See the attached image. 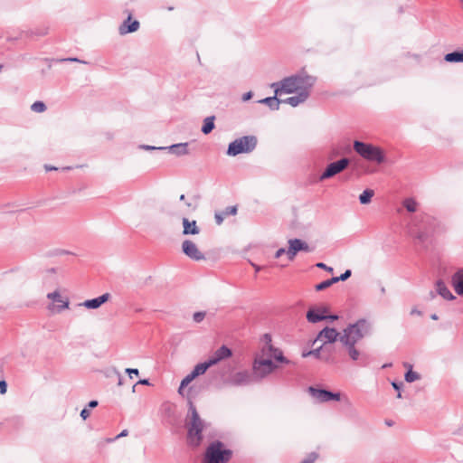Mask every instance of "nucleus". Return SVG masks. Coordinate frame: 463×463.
<instances>
[{
    "label": "nucleus",
    "mask_w": 463,
    "mask_h": 463,
    "mask_svg": "<svg viewBox=\"0 0 463 463\" xmlns=\"http://www.w3.org/2000/svg\"><path fill=\"white\" fill-rule=\"evenodd\" d=\"M316 77L308 75L305 71H301L298 74L286 77L280 81L273 82L270 87L274 90L276 95H281L282 93H294L309 91L316 83Z\"/></svg>",
    "instance_id": "obj_1"
},
{
    "label": "nucleus",
    "mask_w": 463,
    "mask_h": 463,
    "mask_svg": "<svg viewBox=\"0 0 463 463\" xmlns=\"http://www.w3.org/2000/svg\"><path fill=\"white\" fill-rule=\"evenodd\" d=\"M188 405V413L185 418L186 443L189 447L196 449L203 442V431L208 424L200 417L193 402L189 401Z\"/></svg>",
    "instance_id": "obj_2"
},
{
    "label": "nucleus",
    "mask_w": 463,
    "mask_h": 463,
    "mask_svg": "<svg viewBox=\"0 0 463 463\" xmlns=\"http://www.w3.org/2000/svg\"><path fill=\"white\" fill-rule=\"evenodd\" d=\"M232 457V450L225 448L220 440H214L206 448L202 463H228Z\"/></svg>",
    "instance_id": "obj_3"
},
{
    "label": "nucleus",
    "mask_w": 463,
    "mask_h": 463,
    "mask_svg": "<svg viewBox=\"0 0 463 463\" xmlns=\"http://www.w3.org/2000/svg\"><path fill=\"white\" fill-rule=\"evenodd\" d=\"M369 331L370 324L366 319L361 318L343 330L339 341L342 344H356L368 335Z\"/></svg>",
    "instance_id": "obj_4"
},
{
    "label": "nucleus",
    "mask_w": 463,
    "mask_h": 463,
    "mask_svg": "<svg viewBox=\"0 0 463 463\" xmlns=\"http://www.w3.org/2000/svg\"><path fill=\"white\" fill-rule=\"evenodd\" d=\"M257 144L258 139L255 136H243L229 144L226 154L230 156H236L240 154H249L256 148Z\"/></svg>",
    "instance_id": "obj_5"
},
{
    "label": "nucleus",
    "mask_w": 463,
    "mask_h": 463,
    "mask_svg": "<svg viewBox=\"0 0 463 463\" xmlns=\"http://www.w3.org/2000/svg\"><path fill=\"white\" fill-rule=\"evenodd\" d=\"M354 149L359 156L367 161L381 164L385 160L383 150L372 144L355 140L354 142Z\"/></svg>",
    "instance_id": "obj_6"
},
{
    "label": "nucleus",
    "mask_w": 463,
    "mask_h": 463,
    "mask_svg": "<svg viewBox=\"0 0 463 463\" xmlns=\"http://www.w3.org/2000/svg\"><path fill=\"white\" fill-rule=\"evenodd\" d=\"M277 369V365L269 358L256 355L252 364V376L255 382L260 381Z\"/></svg>",
    "instance_id": "obj_7"
},
{
    "label": "nucleus",
    "mask_w": 463,
    "mask_h": 463,
    "mask_svg": "<svg viewBox=\"0 0 463 463\" xmlns=\"http://www.w3.org/2000/svg\"><path fill=\"white\" fill-rule=\"evenodd\" d=\"M435 219L429 214L422 213L416 216L413 220V225L417 229V238L423 241L427 234L434 229Z\"/></svg>",
    "instance_id": "obj_8"
},
{
    "label": "nucleus",
    "mask_w": 463,
    "mask_h": 463,
    "mask_svg": "<svg viewBox=\"0 0 463 463\" xmlns=\"http://www.w3.org/2000/svg\"><path fill=\"white\" fill-rule=\"evenodd\" d=\"M349 164L350 160L347 157H343L340 160L330 163L319 176V181L329 179L343 172L345 168H347Z\"/></svg>",
    "instance_id": "obj_9"
},
{
    "label": "nucleus",
    "mask_w": 463,
    "mask_h": 463,
    "mask_svg": "<svg viewBox=\"0 0 463 463\" xmlns=\"http://www.w3.org/2000/svg\"><path fill=\"white\" fill-rule=\"evenodd\" d=\"M124 13L127 14V18L118 27V33L120 35L135 33L140 27V23L137 20L133 19V14L130 10L126 9Z\"/></svg>",
    "instance_id": "obj_10"
},
{
    "label": "nucleus",
    "mask_w": 463,
    "mask_h": 463,
    "mask_svg": "<svg viewBox=\"0 0 463 463\" xmlns=\"http://www.w3.org/2000/svg\"><path fill=\"white\" fill-rule=\"evenodd\" d=\"M298 251H311L308 244L300 239H290L288 241V248L287 250V256L289 260H293Z\"/></svg>",
    "instance_id": "obj_11"
},
{
    "label": "nucleus",
    "mask_w": 463,
    "mask_h": 463,
    "mask_svg": "<svg viewBox=\"0 0 463 463\" xmlns=\"http://www.w3.org/2000/svg\"><path fill=\"white\" fill-rule=\"evenodd\" d=\"M182 250L189 259L193 260L198 261L205 259L204 254L201 252L196 244L190 240H185L183 241Z\"/></svg>",
    "instance_id": "obj_12"
},
{
    "label": "nucleus",
    "mask_w": 463,
    "mask_h": 463,
    "mask_svg": "<svg viewBox=\"0 0 463 463\" xmlns=\"http://www.w3.org/2000/svg\"><path fill=\"white\" fill-rule=\"evenodd\" d=\"M252 373L248 371H241L234 373L229 380L230 384L234 386H244L254 383Z\"/></svg>",
    "instance_id": "obj_13"
},
{
    "label": "nucleus",
    "mask_w": 463,
    "mask_h": 463,
    "mask_svg": "<svg viewBox=\"0 0 463 463\" xmlns=\"http://www.w3.org/2000/svg\"><path fill=\"white\" fill-rule=\"evenodd\" d=\"M47 298L52 300L53 302H57L59 303V305L57 306H52L51 305L49 307V309H55V311L57 313H61V311H63L64 309H67L69 308V299L68 298H65V299H62L61 297V294L58 290H55L53 292H51V293H48L47 294Z\"/></svg>",
    "instance_id": "obj_14"
},
{
    "label": "nucleus",
    "mask_w": 463,
    "mask_h": 463,
    "mask_svg": "<svg viewBox=\"0 0 463 463\" xmlns=\"http://www.w3.org/2000/svg\"><path fill=\"white\" fill-rule=\"evenodd\" d=\"M340 335L335 328L326 326L318 333L316 340L323 341L324 344H331L339 339Z\"/></svg>",
    "instance_id": "obj_15"
},
{
    "label": "nucleus",
    "mask_w": 463,
    "mask_h": 463,
    "mask_svg": "<svg viewBox=\"0 0 463 463\" xmlns=\"http://www.w3.org/2000/svg\"><path fill=\"white\" fill-rule=\"evenodd\" d=\"M232 354V350L226 345H222L214 354L208 359L212 365L217 364L222 360L231 357Z\"/></svg>",
    "instance_id": "obj_16"
},
{
    "label": "nucleus",
    "mask_w": 463,
    "mask_h": 463,
    "mask_svg": "<svg viewBox=\"0 0 463 463\" xmlns=\"http://www.w3.org/2000/svg\"><path fill=\"white\" fill-rule=\"evenodd\" d=\"M109 298H110V294L109 293H104V294H102L101 296H99L98 298H91V299H87V300H85L83 303H81L80 305L83 306V307H85L86 308H89V309H97L102 304L106 303L109 299Z\"/></svg>",
    "instance_id": "obj_17"
},
{
    "label": "nucleus",
    "mask_w": 463,
    "mask_h": 463,
    "mask_svg": "<svg viewBox=\"0 0 463 463\" xmlns=\"http://www.w3.org/2000/svg\"><path fill=\"white\" fill-rule=\"evenodd\" d=\"M327 312L326 307H320L318 309L310 308L307 312V319L310 323H317L326 319V313Z\"/></svg>",
    "instance_id": "obj_18"
},
{
    "label": "nucleus",
    "mask_w": 463,
    "mask_h": 463,
    "mask_svg": "<svg viewBox=\"0 0 463 463\" xmlns=\"http://www.w3.org/2000/svg\"><path fill=\"white\" fill-rule=\"evenodd\" d=\"M309 394L318 402H330L331 392L325 389H318L313 386L308 387Z\"/></svg>",
    "instance_id": "obj_19"
},
{
    "label": "nucleus",
    "mask_w": 463,
    "mask_h": 463,
    "mask_svg": "<svg viewBox=\"0 0 463 463\" xmlns=\"http://www.w3.org/2000/svg\"><path fill=\"white\" fill-rule=\"evenodd\" d=\"M309 97V91L298 92L295 96H291L285 99H281V103H286L290 105L291 107H297L301 103H304L307 98Z\"/></svg>",
    "instance_id": "obj_20"
},
{
    "label": "nucleus",
    "mask_w": 463,
    "mask_h": 463,
    "mask_svg": "<svg viewBox=\"0 0 463 463\" xmlns=\"http://www.w3.org/2000/svg\"><path fill=\"white\" fill-rule=\"evenodd\" d=\"M183 234L184 235H195L200 232L196 221H189L187 218H183Z\"/></svg>",
    "instance_id": "obj_21"
},
{
    "label": "nucleus",
    "mask_w": 463,
    "mask_h": 463,
    "mask_svg": "<svg viewBox=\"0 0 463 463\" xmlns=\"http://www.w3.org/2000/svg\"><path fill=\"white\" fill-rule=\"evenodd\" d=\"M451 282L456 293L463 296V269L457 271L451 278Z\"/></svg>",
    "instance_id": "obj_22"
},
{
    "label": "nucleus",
    "mask_w": 463,
    "mask_h": 463,
    "mask_svg": "<svg viewBox=\"0 0 463 463\" xmlns=\"http://www.w3.org/2000/svg\"><path fill=\"white\" fill-rule=\"evenodd\" d=\"M436 290L438 294L445 299L452 300L455 298V296L450 292V290L442 280H438L436 282Z\"/></svg>",
    "instance_id": "obj_23"
},
{
    "label": "nucleus",
    "mask_w": 463,
    "mask_h": 463,
    "mask_svg": "<svg viewBox=\"0 0 463 463\" xmlns=\"http://www.w3.org/2000/svg\"><path fill=\"white\" fill-rule=\"evenodd\" d=\"M277 96L278 95L275 94L273 97H267L259 100L258 102L267 105L271 110H279L281 99H279Z\"/></svg>",
    "instance_id": "obj_24"
},
{
    "label": "nucleus",
    "mask_w": 463,
    "mask_h": 463,
    "mask_svg": "<svg viewBox=\"0 0 463 463\" xmlns=\"http://www.w3.org/2000/svg\"><path fill=\"white\" fill-rule=\"evenodd\" d=\"M188 143H179L166 147L172 154L176 156H184L188 154Z\"/></svg>",
    "instance_id": "obj_25"
},
{
    "label": "nucleus",
    "mask_w": 463,
    "mask_h": 463,
    "mask_svg": "<svg viewBox=\"0 0 463 463\" xmlns=\"http://www.w3.org/2000/svg\"><path fill=\"white\" fill-rule=\"evenodd\" d=\"M211 366L213 365L211 364L209 360L203 363L197 364L194 366V370L191 372L192 375H194L196 378L197 376L203 374Z\"/></svg>",
    "instance_id": "obj_26"
},
{
    "label": "nucleus",
    "mask_w": 463,
    "mask_h": 463,
    "mask_svg": "<svg viewBox=\"0 0 463 463\" xmlns=\"http://www.w3.org/2000/svg\"><path fill=\"white\" fill-rule=\"evenodd\" d=\"M444 60L447 62H463V51H456L449 53H447L444 56Z\"/></svg>",
    "instance_id": "obj_27"
},
{
    "label": "nucleus",
    "mask_w": 463,
    "mask_h": 463,
    "mask_svg": "<svg viewBox=\"0 0 463 463\" xmlns=\"http://www.w3.org/2000/svg\"><path fill=\"white\" fill-rule=\"evenodd\" d=\"M214 116H210L204 118L203 125L202 127V132L205 135L211 133L214 128Z\"/></svg>",
    "instance_id": "obj_28"
},
{
    "label": "nucleus",
    "mask_w": 463,
    "mask_h": 463,
    "mask_svg": "<svg viewBox=\"0 0 463 463\" xmlns=\"http://www.w3.org/2000/svg\"><path fill=\"white\" fill-rule=\"evenodd\" d=\"M374 195V192L372 189H365L360 195L359 201L361 204H367L371 202L373 196Z\"/></svg>",
    "instance_id": "obj_29"
},
{
    "label": "nucleus",
    "mask_w": 463,
    "mask_h": 463,
    "mask_svg": "<svg viewBox=\"0 0 463 463\" xmlns=\"http://www.w3.org/2000/svg\"><path fill=\"white\" fill-rule=\"evenodd\" d=\"M275 351V347L272 345H264L261 348L260 354H257L259 357L271 359L272 354Z\"/></svg>",
    "instance_id": "obj_30"
},
{
    "label": "nucleus",
    "mask_w": 463,
    "mask_h": 463,
    "mask_svg": "<svg viewBox=\"0 0 463 463\" xmlns=\"http://www.w3.org/2000/svg\"><path fill=\"white\" fill-rule=\"evenodd\" d=\"M343 345L346 347V350H347L348 354L350 355L351 359L354 360V361L358 360L360 353L355 348V344H349L348 343V344H343Z\"/></svg>",
    "instance_id": "obj_31"
},
{
    "label": "nucleus",
    "mask_w": 463,
    "mask_h": 463,
    "mask_svg": "<svg viewBox=\"0 0 463 463\" xmlns=\"http://www.w3.org/2000/svg\"><path fill=\"white\" fill-rule=\"evenodd\" d=\"M403 206L408 212L414 213L417 210V202L413 198H407L403 201Z\"/></svg>",
    "instance_id": "obj_32"
},
{
    "label": "nucleus",
    "mask_w": 463,
    "mask_h": 463,
    "mask_svg": "<svg viewBox=\"0 0 463 463\" xmlns=\"http://www.w3.org/2000/svg\"><path fill=\"white\" fill-rule=\"evenodd\" d=\"M272 358H274V360L278 361V362H280V363H284V364H290V361L288 359H287L284 355H283V353L281 350H279V348H276L275 347V351L273 352L272 354Z\"/></svg>",
    "instance_id": "obj_33"
},
{
    "label": "nucleus",
    "mask_w": 463,
    "mask_h": 463,
    "mask_svg": "<svg viewBox=\"0 0 463 463\" xmlns=\"http://www.w3.org/2000/svg\"><path fill=\"white\" fill-rule=\"evenodd\" d=\"M405 381L408 383H412L414 381H417L420 378V374L416 372H413L411 369H409L408 372L405 373Z\"/></svg>",
    "instance_id": "obj_34"
},
{
    "label": "nucleus",
    "mask_w": 463,
    "mask_h": 463,
    "mask_svg": "<svg viewBox=\"0 0 463 463\" xmlns=\"http://www.w3.org/2000/svg\"><path fill=\"white\" fill-rule=\"evenodd\" d=\"M31 109L37 113H42L46 110V105L43 101H35L32 104Z\"/></svg>",
    "instance_id": "obj_35"
},
{
    "label": "nucleus",
    "mask_w": 463,
    "mask_h": 463,
    "mask_svg": "<svg viewBox=\"0 0 463 463\" xmlns=\"http://www.w3.org/2000/svg\"><path fill=\"white\" fill-rule=\"evenodd\" d=\"M318 458V454L317 452L309 453L305 459L301 461V463H314Z\"/></svg>",
    "instance_id": "obj_36"
},
{
    "label": "nucleus",
    "mask_w": 463,
    "mask_h": 463,
    "mask_svg": "<svg viewBox=\"0 0 463 463\" xmlns=\"http://www.w3.org/2000/svg\"><path fill=\"white\" fill-rule=\"evenodd\" d=\"M195 377L192 375V373L187 374L181 382V388L187 386Z\"/></svg>",
    "instance_id": "obj_37"
},
{
    "label": "nucleus",
    "mask_w": 463,
    "mask_h": 463,
    "mask_svg": "<svg viewBox=\"0 0 463 463\" xmlns=\"http://www.w3.org/2000/svg\"><path fill=\"white\" fill-rule=\"evenodd\" d=\"M205 317V312H195L193 316L194 321L196 323H200Z\"/></svg>",
    "instance_id": "obj_38"
},
{
    "label": "nucleus",
    "mask_w": 463,
    "mask_h": 463,
    "mask_svg": "<svg viewBox=\"0 0 463 463\" xmlns=\"http://www.w3.org/2000/svg\"><path fill=\"white\" fill-rule=\"evenodd\" d=\"M329 287H330L329 286V282L326 279V280L322 281L321 283L317 284L315 288H316L317 291H322V290H324V289H326V288H327Z\"/></svg>",
    "instance_id": "obj_39"
},
{
    "label": "nucleus",
    "mask_w": 463,
    "mask_h": 463,
    "mask_svg": "<svg viewBox=\"0 0 463 463\" xmlns=\"http://www.w3.org/2000/svg\"><path fill=\"white\" fill-rule=\"evenodd\" d=\"M320 350H321V347L311 350L309 352L303 353L302 356L307 357L308 355H314L315 357L318 358L320 355Z\"/></svg>",
    "instance_id": "obj_40"
},
{
    "label": "nucleus",
    "mask_w": 463,
    "mask_h": 463,
    "mask_svg": "<svg viewBox=\"0 0 463 463\" xmlns=\"http://www.w3.org/2000/svg\"><path fill=\"white\" fill-rule=\"evenodd\" d=\"M392 385L398 392L397 398L401 399L402 398L401 389H402L403 383L402 382H400V383L392 382Z\"/></svg>",
    "instance_id": "obj_41"
},
{
    "label": "nucleus",
    "mask_w": 463,
    "mask_h": 463,
    "mask_svg": "<svg viewBox=\"0 0 463 463\" xmlns=\"http://www.w3.org/2000/svg\"><path fill=\"white\" fill-rule=\"evenodd\" d=\"M236 213H237L236 206H229L224 210L223 214L224 215H234V214H236Z\"/></svg>",
    "instance_id": "obj_42"
},
{
    "label": "nucleus",
    "mask_w": 463,
    "mask_h": 463,
    "mask_svg": "<svg viewBox=\"0 0 463 463\" xmlns=\"http://www.w3.org/2000/svg\"><path fill=\"white\" fill-rule=\"evenodd\" d=\"M352 275L351 269H346L343 274H341L339 277L340 281H345L347 279H349Z\"/></svg>",
    "instance_id": "obj_43"
},
{
    "label": "nucleus",
    "mask_w": 463,
    "mask_h": 463,
    "mask_svg": "<svg viewBox=\"0 0 463 463\" xmlns=\"http://www.w3.org/2000/svg\"><path fill=\"white\" fill-rule=\"evenodd\" d=\"M316 266L319 269L326 270L327 272H333L334 270L332 267H328L323 262H318L316 264Z\"/></svg>",
    "instance_id": "obj_44"
},
{
    "label": "nucleus",
    "mask_w": 463,
    "mask_h": 463,
    "mask_svg": "<svg viewBox=\"0 0 463 463\" xmlns=\"http://www.w3.org/2000/svg\"><path fill=\"white\" fill-rule=\"evenodd\" d=\"M140 147L143 148V149H146V150H164V149H166V147H163V146L156 147V146H147V145H143Z\"/></svg>",
    "instance_id": "obj_45"
},
{
    "label": "nucleus",
    "mask_w": 463,
    "mask_h": 463,
    "mask_svg": "<svg viewBox=\"0 0 463 463\" xmlns=\"http://www.w3.org/2000/svg\"><path fill=\"white\" fill-rule=\"evenodd\" d=\"M7 391V383L5 380L0 381V393L5 394Z\"/></svg>",
    "instance_id": "obj_46"
},
{
    "label": "nucleus",
    "mask_w": 463,
    "mask_h": 463,
    "mask_svg": "<svg viewBox=\"0 0 463 463\" xmlns=\"http://www.w3.org/2000/svg\"><path fill=\"white\" fill-rule=\"evenodd\" d=\"M90 410L88 408H84L83 410H81L80 411V417L83 419V420H86L87 418L90 417Z\"/></svg>",
    "instance_id": "obj_47"
},
{
    "label": "nucleus",
    "mask_w": 463,
    "mask_h": 463,
    "mask_svg": "<svg viewBox=\"0 0 463 463\" xmlns=\"http://www.w3.org/2000/svg\"><path fill=\"white\" fill-rule=\"evenodd\" d=\"M126 373L129 375L130 378H132V374L138 375L139 373L138 370L134 368L126 369Z\"/></svg>",
    "instance_id": "obj_48"
},
{
    "label": "nucleus",
    "mask_w": 463,
    "mask_h": 463,
    "mask_svg": "<svg viewBox=\"0 0 463 463\" xmlns=\"http://www.w3.org/2000/svg\"><path fill=\"white\" fill-rule=\"evenodd\" d=\"M341 393L340 392H331L330 401H340Z\"/></svg>",
    "instance_id": "obj_49"
},
{
    "label": "nucleus",
    "mask_w": 463,
    "mask_h": 463,
    "mask_svg": "<svg viewBox=\"0 0 463 463\" xmlns=\"http://www.w3.org/2000/svg\"><path fill=\"white\" fill-rule=\"evenodd\" d=\"M284 253L287 254V250H285L284 248H280L279 249L276 253H275V258L276 259H279L280 258Z\"/></svg>",
    "instance_id": "obj_50"
},
{
    "label": "nucleus",
    "mask_w": 463,
    "mask_h": 463,
    "mask_svg": "<svg viewBox=\"0 0 463 463\" xmlns=\"http://www.w3.org/2000/svg\"><path fill=\"white\" fill-rule=\"evenodd\" d=\"M253 93L251 91H248L242 95V100L248 101L252 98Z\"/></svg>",
    "instance_id": "obj_51"
},
{
    "label": "nucleus",
    "mask_w": 463,
    "mask_h": 463,
    "mask_svg": "<svg viewBox=\"0 0 463 463\" xmlns=\"http://www.w3.org/2000/svg\"><path fill=\"white\" fill-rule=\"evenodd\" d=\"M61 61H76V62H82L86 63V61H80L78 58H68V59H61Z\"/></svg>",
    "instance_id": "obj_52"
},
{
    "label": "nucleus",
    "mask_w": 463,
    "mask_h": 463,
    "mask_svg": "<svg viewBox=\"0 0 463 463\" xmlns=\"http://www.w3.org/2000/svg\"><path fill=\"white\" fill-rule=\"evenodd\" d=\"M215 220L217 224H221L223 222V216L221 213H215Z\"/></svg>",
    "instance_id": "obj_53"
},
{
    "label": "nucleus",
    "mask_w": 463,
    "mask_h": 463,
    "mask_svg": "<svg viewBox=\"0 0 463 463\" xmlns=\"http://www.w3.org/2000/svg\"><path fill=\"white\" fill-rule=\"evenodd\" d=\"M263 339L265 341V345H271V336L269 334H265L263 335Z\"/></svg>",
    "instance_id": "obj_54"
},
{
    "label": "nucleus",
    "mask_w": 463,
    "mask_h": 463,
    "mask_svg": "<svg viewBox=\"0 0 463 463\" xmlns=\"http://www.w3.org/2000/svg\"><path fill=\"white\" fill-rule=\"evenodd\" d=\"M327 280L329 282V286H332L333 284L337 283V282L340 281L339 277H333V278H331V279H329Z\"/></svg>",
    "instance_id": "obj_55"
},
{
    "label": "nucleus",
    "mask_w": 463,
    "mask_h": 463,
    "mask_svg": "<svg viewBox=\"0 0 463 463\" xmlns=\"http://www.w3.org/2000/svg\"><path fill=\"white\" fill-rule=\"evenodd\" d=\"M128 430H123L118 435L116 436L115 439L128 436Z\"/></svg>",
    "instance_id": "obj_56"
},
{
    "label": "nucleus",
    "mask_w": 463,
    "mask_h": 463,
    "mask_svg": "<svg viewBox=\"0 0 463 463\" xmlns=\"http://www.w3.org/2000/svg\"><path fill=\"white\" fill-rule=\"evenodd\" d=\"M98 406V402L93 400V401H90L89 403H88V407L90 408V409H93L95 407Z\"/></svg>",
    "instance_id": "obj_57"
},
{
    "label": "nucleus",
    "mask_w": 463,
    "mask_h": 463,
    "mask_svg": "<svg viewBox=\"0 0 463 463\" xmlns=\"http://www.w3.org/2000/svg\"><path fill=\"white\" fill-rule=\"evenodd\" d=\"M137 384L149 385L150 383H149L148 379H143V380L138 381L137 383Z\"/></svg>",
    "instance_id": "obj_58"
},
{
    "label": "nucleus",
    "mask_w": 463,
    "mask_h": 463,
    "mask_svg": "<svg viewBox=\"0 0 463 463\" xmlns=\"http://www.w3.org/2000/svg\"><path fill=\"white\" fill-rule=\"evenodd\" d=\"M411 315H418V316H420L421 315V312L420 310H418L417 308H412L411 310Z\"/></svg>",
    "instance_id": "obj_59"
},
{
    "label": "nucleus",
    "mask_w": 463,
    "mask_h": 463,
    "mask_svg": "<svg viewBox=\"0 0 463 463\" xmlns=\"http://www.w3.org/2000/svg\"><path fill=\"white\" fill-rule=\"evenodd\" d=\"M326 319L336 320V319H338V316L329 315V316H326Z\"/></svg>",
    "instance_id": "obj_60"
},
{
    "label": "nucleus",
    "mask_w": 463,
    "mask_h": 463,
    "mask_svg": "<svg viewBox=\"0 0 463 463\" xmlns=\"http://www.w3.org/2000/svg\"><path fill=\"white\" fill-rule=\"evenodd\" d=\"M44 167H45L46 171L57 170L56 167L51 166V165H45Z\"/></svg>",
    "instance_id": "obj_61"
},
{
    "label": "nucleus",
    "mask_w": 463,
    "mask_h": 463,
    "mask_svg": "<svg viewBox=\"0 0 463 463\" xmlns=\"http://www.w3.org/2000/svg\"><path fill=\"white\" fill-rule=\"evenodd\" d=\"M47 272H50V273H55V272H56V269H55V268L48 269H47Z\"/></svg>",
    "instance_id": "obj_62"
},
{
    "label": "nucleus",
    "mask_w": 463,
    "mask_h": 463,
    "mask_svg": "<svg viewBox=\"0 0 463 463\" xmlns=\"http://www.w3.org/2000/svg\"><path fill=\"white\" fill-rule=\"evenodd\" d=\"M430 318L433 319V320H438V316L436 314H433L430 316Z\"/></svg>",
    "instance_id": "obj_63"
},
{
    "label": "nucleus",
    "mask_w": 463,
    "mask_h": 463,
    "mask_svg": "<svg viewBox=\"0 0 463 463\" xmlns=\"http://www.w3.org/2000/svg\"><path fill=\"white\" fill-rule=\"evenodd\" d=\"M252 265H253L256 272H259L260 270V266H257V265H254V264H252Z\"/></svg>",
    "instance_id": "obj_64"
}]
</instances>
